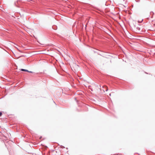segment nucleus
Listing matches in <instances>:
<instances>
[{"label":"nucleus","instance_id":"1","mask_svg":"<svg viewBox=\"0 0 155 155\" xmlns=\"http://www.w3.org/2000/svg\"><path fill=\"white\" fill-rule=\"evenodd\" d=\"M21 71H26V72H29V71L27 70H26V69H21Z\"/></svg>","mask_w":155,"mask_h":155},{"label":"nucleus","instance_id":"2","mask_svg":"<svg viewBox=\"0 0 155 155\" xmlns=\"http://www.w3.org/2000/svg\"><path fill=\"white\" fill-rule=\"evenodd\" d=\"M143 19H141L140 20H138V22L139 23H141L143 21Z\"/></svg>","mask_w":155,"mask_h":155},{"label":"nucleus","instance_id":"3","mask_svg":"<svg viewBox=\"0 0 155 155\" xmlns=\"http://www.w3.org/2000/svg\"><path fill=\"white\" fill-rule=\"evenodd\" d=\"M153 12H150V15H153Z\"/></svg>","mask_w":155,"mask_h":155},{"label":"nucleus","instance_id":"4","mask_svg":"<svg viewBox=\"0 0 155 155\" xmlns=\"http://www.w3.org/2000/svg\"><path fill=\"white\" fill-rule=\"evenodd\" d=\"M29 72V73H33V72H32V71H29V72Z\"/></svg>","mask_w":155,"mask_h":155},{"label":"nucleus","instance_id":"5","mask_svg":"<svg viewBox=\"0 0 155 155\" xmlns=\"http://www.w3.org/2000/svg\"><path fill=\"white\" fill-rule=\"evenodd\" d=\"M2 112H0V117L2 115Z\"/></svg>","mask_w":155,"mask_h":155},{"label":"nucleus","instance_id":"6","mask_svg":"<svg viewBox=\"0 0 155 155\" xmlns=\"http://www.w3.org/2000/svg\"><path fill=\"white\" fill-rule=\"evenodd\" d=\"M75 100H76H76H77V99H76V98H75Z\"/></svg>","mask_w":155,"mask_h":155},{"label":"nucleus","instance_id":"7","mask_svg":"<svg viewBox=\"0 0 155 155\" xmlns=\"http://www.w3.org/2000/svg\"><path fill=\"white\" fill-rule=\"evenodd\" d=\"M107 12L109 11V10L107 9Z\"/></svg>","mask_w":155,"mask_h":155},{"label":"nucleus","instance_id":"8","mask_svg":"<svg viewBox=\"0 0 155 155\" xmlns=\"http://www.w3.org/2000/svg\"><path fill=\"white\" fill-rule=\"evenodd\" d=\"M106 3H107V2H106L105 5H106Z\"/></svg>","mask_w":155,"mask_h":155},{"label":"nucleus","instance_id":"9","mask_svg":"<svg viewBox=\"0 0 155 155\" xmlns=\"http://www.w3.org/2000/svg\"><path fill=\"white\" fill-rule=\"evenodd\" d=\"M110 95H111L110 94Z\"/></svg>","mask_w":155,"mask_h":155}]
</instances>
